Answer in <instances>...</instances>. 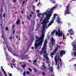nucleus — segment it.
<instances>
[{
	"instance_id": "22",
	"label": "nucleus",
	"mask_w": 76,
	"mask_h": 76,
	"mask_svg": "<svg viewBox=\"0 0 76 76\" xmlns=\"http://www.w3.org/2000/svg\"><path fill=\"white\" fill-rule=\"evenodd\" d=\"M44 65H45V63H43L42 66L43 67L44 69H46V67H45V66Z\"/></svg>"
},
{
	"instance_id": "6",
	"label": "nucleus",
	"mask_w": 76,
	"mask_h": 76,
	"mask_svg": "<svg viewBox=\"0 0 76 76\" xmlns=\"http://www.w3.org/2000/svg\"><path fill=\"white\" fill-rule=\"evenodd\" d=\"M47 49H42V51L44 52L45 54L43 55V56L44 58H47V56H48V54H47V53H46V50Z\"/></svg>"
},
{
	"instance_id": "48",
	"label": "nucleus",
	"mask_w": 76,
	"mask_h": 76,
	"mask_svg": "<svg viewBox=\"0 0 76 76\" xmlns=\"http://www.w3.org/2000/svg\"><path fill=\"white\" fill-rule=\"evenodd\" d=\"M76 0H72L70 1V3H72V1H75Z\"/></svg>"
},
{
	"instance_id": "36",
	"label": "nucleus",
	"mask_w": 76,
	"mask_h": 76,
	"mask_svg": "<svg viewBox=\"0 0 76 76\" xmlns=\"http://www.w3.org/2000/svg\"><path fill=\"white\" fill-rule=\"evenodd\" d=\"M15 25H13L12 26V29H14V28H15Z\"/></svg>"
},
{
	"instance_id": "43",
	"label": "nucleus",
	"mask_w": 76,
	"mask_h": 76,
	"mask_svg": "<svg viewBox=\"0 0 76 76\" xmlns=\"http://www.w3.org/2000/svg\"><path fill=\"white\" fill-rule=\"evenodd\" d=\"M34 71L35 72H37V70H36V69H34Z\"/></svg>"
},
{
	"instance_id": "3",
	"label": "nucleus",
	"mask_w": 76,
	"mask_h": 76,
	"mask_svg": "<svg viewBox=\"0 0 76 76\" xmlns=\"http://www.w3.org/2000/svg\"><path fill=\"white\" fill-rule=\"evenodd\" d=\"M56 63V65L57 66V65L58 64V69H60V67H59V66L60 65V64L61 63L62 64V62H61V59L60 58V56L59 55H56L55 59H54ZM60 61V62H59V61Z\"/></svg>"
},
{
	"instance_id": "46",
	"label": "nucleus",
	"mask_w": 76,
	"mask_h": 76,
	"mask_svg": "<svg viewBox=\"0 0 76 76\" xmlns=\"http://www.w3.org/2000/svg\"><path fill=\"white\" fill-rule=\"evenodd\" d=\"M12 39V36H10V39Z\"/></svg>"
},
{
	"instance_id": "64",
	"label": "nucleus",
	"mask_w": 76,
	"mask_h": 76,
	"mask_svg": "<svg viewBox=\"0 0 76 76\" xmlns=\"http://www.w3.org/2000/svg\"><path fill=\"white\" fill-rule=\"evenodd\" d=\"M5 76H7V75H6V74H5Z\"/></svg>"
},
{
	"instance_id": "44",
	"label": "nucleus",
	"mask_w": 76,
	"mask_h": 76,
	"mask_svg": "<svg viewBox=\"0 0 76 76\" xmlns=\"http://www.w3.org/2000/svg\"><path fill=\"white\" fill-rule=\"evenodd\" d=\"M5 30H6V31H7V30H8V27H6L5 28Z\"/></svg>"
},
{
	"instance_id": "42",
	"label": "nucleus",
	"mask_w": 76,
	"mask_h": 76,
	"mask_svg": "<svg viewBox=\"0 0 76 76\" xmlns=\"http://www.w3.org/2000/svg\"><path fill=\"white\" fill-rule=\"evenodd\" d=\"M12 64L11 63V67H12V68H13V66H12Z\"/></svg>"
},
{
	"instance_id": "21",
	"label": "nucleus",
	"mask_w": 76,
	"mask_h": 76,
	"mask_svg": "<svg viewBox=\"0 0 76 76\" xmlns=\"http://www.w3.org/2000/svg\"><path fill=\"white\" fill-rule=\"evenodd\" d=\"M58 34V37H61L62 35H63V33L62 32H60Z\"/></svg>"
},
{
	"instance_id": "5",
	"label": "nucleus",
	"mask_w": 76,
	"mask_h": 76,
	"mask_svg": "<svg viewBox=\"0 0 76 76\" xmlns=\"http://www.w3.org/2000/svg\"><path fill=\"white\" fill-rule=\"evenodd\" d=\"M1 38H3L4 39V40L5 43H6V41H7V38H5V37L4 36H5V34H4V31L2 30L1 32Z\"/></svg>"
},
{
	"instance_id": "34",
	"label": "nucleus",
	"mask_w": 76,
	"mask_h": 76,
	"mask_svg": "<svg viewBox=\"0 0 76 76\" xmlns=\"http://www.w3.org/2000/svg\"><path fill=\"white\" fill-rule=\"evenodd\" d=\"M36 13H39V10H37V11H36Z\"/></svg>"
},
{
	"instance_id": "11",
	"label": "nucleus",
	"mask_w": 76,
	"mask_h": 76,
	"mask_svg": "<svg viewBox=\"0 0 76 76\" xmlns=\"http://www.w3.org/2000/svg\"><path fill=\"white\" fill-rule=\"evenodd\" d=\"M68 31L69 33V35H74V32H73V31L72 29H71L68 30Z\"/></svg>"
},
{
	"instance_id": "50",
	"label": "nucleus",
	"mask_w": 76,
	"mask_h": 76,
	"mask_svg": "<svg viewBox=\"0 0 76 76\" xmlns=\"http://www.w3.org/2000/svg\"><path fill=\"white\" fill-rule=\"evenodd\" d=\"M7 48H8V51H9L10 52V49H9V48L7 47Z\"/></svg>"
},
{
	"instance_id": "20",
	"label": "nucleus",
	"mask_w": 76,
	"mask_h": 76,
	"mask_svg": "<svg viewBox=\"0 0 76 76\" xmlns=\"http://www.w3.org/2000/svg\"><path fill=\"white\" fill-rule=\"evenodd\" d=\"M21 66L23 69H25V67H26V64H24V65L22 64Z\"/></svg>"
},
{
	"instance_id": "37",
	"label": "nucleus",
	"mask_w": 76,
	"mask_h": 76,
	"mask_svg": "<svg viewBox=\"0 0 76 76\" xmlns=\"http://www.w3.org/2000/svg\"><path fill=\"white\" fill-rule=\"evenodd\" d=\"M17 1V0H14L13 1V3H15V2H16Z\"/></svg>"
},
{
	"instance_id": "60",
	"label": "nucleus",
	"mask_w": 76,
	"mask_h": 76,
	"mask_svg": "<svg viewBox=\"0 0 76 76\" xmlns=\"http://www.w3.org/2000/svg\"><path fill=\"white\" fill-rule=\"evenodd\" d=\"M40 22H42V20L40 19Z\"/></svg>"
},
{
	"instance_id": "23",
	"label": "nucleus",
	"mask_w": 76,
	"mask_h": 76,
	"mask_svg": "<svg viewBox=\"0 0 76 76\" xmlns=\"http://www.w3.org/2000/svg\"><path fill=\"white\" fill-rule=\"evenodd\" d=\"M56 31H57V29H56L55 30L53 31L52 32L51 34L54 35V33H56Z\"/></svg>"
},
{
	"instance_id": "4",
	"label": "nucleus",
	"mask_w": 76,
	"mask_h": 76,
	"mask_svg": "<svg viewBox=\"0 0 76 76\" xmlns=\"http://www.w3.org/2000/svg\"><path fill=\"white\" fill-rule=\"evenodd\" d=\"M64 15L66 16V15L67 14H70V12H69V4H68L67 6L66 7V9L65 11Z\"/></svg>"
},
{
	"instance_id": "28",
	"label": "nucleus",
	"mask_w": 76,
	"mask_h": 76,
	"mask_svg": "<svg viewBox=\"0 0 76 76\" xmlns=\"http://www.w3.org/2000/svg\"><path fill=\"white\" fill-rule=\"evenodd\" d=\"M42 51H40L39 52V53L40 54H42Z\"/></svg>"
},
{
	"instance_id": "38",
	"label": "nucleus",
	"mask_w": 76,
	"mask_h": 76,
	"mask_svg": "<svg viewBox=\"0 0 76 76\" xmlns=\"http://www.w3.org/2000/svg\"><path fill=\"white\" fill-rule=\"evenodd\" d=\"M26 72V73L28 74V75H29V73H30V72H29V71H27V72Z\"/></svg>"
},
{
	"instance_id": "13",
	"label": "nucleus",
	"mask_w": 76,
	"mask_h": 76,
	"mask_svg": "<svg viewBox=\"0 0 76 76\" xmlns=\"http://www.w3.org/2000/svg\"><path fill=\"white\" fill-rule=\"evenodd\" d=\"M28 56V54H26L25 56V57L24 58H21V60H23L24 59H25V58H26V59H27V58H29V57Z\"/></svg>"
},
{
	"instance_id": "24",
	"label": "nucleus",
	"mask_w": 76,
	"mask_h": 76,
	"mask_svg": "<svg viewBox=\"0 0 76 76\" xmlns=\"http://www.w3.org/2000/svg\"><path fill=\"white\" fill-rule=\"evenodd\" d=\"M37 59H35L34 60V62L33 63L34 64V65H35V63H37Z\"/></svg>"
},
{
	"instance_id": "16",
	"label": "nucleus",
	"mask_w": 76,
	"mask_h": 76,
	"mask_svg": "<svg viewBox=\"0 0 76 76\" xmlns=\"http://www.w3.org/2000/svg\"><path fill=\"white\" fill-rule=\"evenodd\" d=\"M54 23V22H53L52 21H51V22H50L48 25V28L49 27H50V25H52V23Z\"/></svg>"
},
{
	"instance_id": "41",
	"label": "nucleus",
	"mask_w": 76,
	"mask_h": 76,
	"mask_svg": "<svg viewBox=\"0 0 76 76\" xmlns=\"http://www.w3.org/2000/svg\"><path fill=\"white\" fill-rule=\"evenodd\" d=\"M15 30H13V34L14 35L15 34Z\"/></svg>"
},
{
	"instance_id": "51",
	"label": "nucleus",
	"mask_w": 76,
	"mask_h": 76,
	"mask_svg": "<svg viewBox=\"0 0 76 76\" xmlns=\"http://www.w3.org/2000/svg\"><path fill=\"white\" fill-rule=\"evenodd\" d=\"M3 72L4 73V74H6V72L5 71H3Z\"/></svg>"
},
{
	"instance_id": "29",
	"label": "nucleus",
	"mask_w": 76,
	"mask_h": 76,
	"mask_svg": "<svg viewBox=\"0 0 76 76\" xmlns=\"http://www.w3.org/2000/svg\"><path fill=\"white\" fill-rule=\"evenodd\" d=\"M45 58L46 59L47 61H49V60H50V59H49V58H48V57H47L46 58Z\"/></svg>"
},
{
	"instance_id": "32",
	"label": "nucleus",
	"mask_w": 76,
	"mask_h": 76,
	"mask_svg": "<svg viewBox=\"0 0 76 76\" xmlns=\"http://www.w3.org/2000/svg\"><path fill=\"white\" fill-rule=\"evenodd\" d=\"M28 70H29V71H30V72H32V69H31L30 68H28Z\"/></svg>"
},
{
	"instance_id": "61",
	"label": "nucleus",
	"mask_w": 76,
	"mask_h": 76,
	"mask_svg": "<svg viewBox=\"0 0 76 76\" xmlns=\"http://www.w3.org/2000/svg\"><path fill=\"white\" fill-rule=\"evenodd\" d=\"M30 16L31 17H32V15L31 14H30Z\"/></svg>"
},
{
	"instance_id": "35",
	"label": "nucleus",
	"mask_w": 76,
	"mask_h": 76,
	"mask_svg": "<svg viewBox=\"0 0 76 76\" xmlns=\"http://www.w3.org/2000/svg\"><path fill=\"white\" fill-rule=\"evenodd\" d=\"M43 75L44 76H45V72H42Z\"/></svg>"
},
{
	"instance_id": "56",
	"label": "nucleus",
	"mask_w": 76,
	"mask_h": 76,
	"mask_svg": "<svg viewBox=\"0 0 76 76\" xmlns=\"http://www.w3.org/2000/svg\"><path fill=\"white\" fill-rule=\"evenodd\" d=\"M3 69V67L2 66H1V70H2Z\"/></svg>"
},
{
	"instance_id": "40",
	"label": "nucleus",
	"mask_w": 76,
	"mask_h": 76,
	"mask_svg": "<svg viewBox=\"0 0 76 76\" xmlns=\"http://www.w3.org/2000/svg\"><path fill=\"white\" fill-rule=\"evenodd\" d=\"M8 76H12V74L9 73V75H8Z\"/></svg>"
},
{
	"instance_id": "58",
	"label": "nucleus",
	"mask_w": 76,
	"mask_h": 76,
	"mask_svg": "<svg viewBox=\"0 0 76 76\" xmlns=\"http://www.w3.org/2000/svg\"><path fill=\"white\" fill-rule=\"evenodd\" d=\"M31 49H32V50H34V47H31Z\"/></svg>"
},
{
	"instance_id": "2",
	"label": "nucleus",
	"mask_w": 76,
	"mask_h": 76,
	"mask_svg": "<svg viewBox=\"0 0 76 76\" xmlns=\"http://www.w3.org/2000/svg\"><path fill=\"white\" fill-rule=\"evenodd\" d=\"M44 34H42V37H37V40L35 41V43L34 45L35 49H37V48L39 46L42 45V42H43V40H44Z\"/></svg>"
},
{
	"instance_id": "10",
	"label": "nucleus",
	"mask_w": 76,
	"mask_h": 76,
	"mask_svg": "<svg viewBox=\"0 0 76 76\" xmlns=\"http://www.w3.org/2000/svg\"><path fill=\"white\" fill-rule=\"evenodd\" d=\"M47 42H48L47 40L45 39L44 44L43 45V48H42V49H44V50H45V49H47V48L46 47H47Z\"/></svg>"
},
{
	"instance_id": "1",
	"label": "nucleus",
	"mask_w": 76,
	"mask_h": 76,
	"mask_svg": "<svg viewBox=\"0 0 76 76\" xmlns=\"http://www.w3.org/2000/svg\"><path fill=\"white\" fill-rule=\"evenodd\" d=\"M56 8V7H53L49 11H47V12H45V13L43 14H38V16H39V18L40 16H44V15H46V17L45 18L44 20H43L41 24L42 25V30L43 32H44V30L45 28V26L47 25V23H48L49 22V19L50 18V17L51 16L52 14H53V9Z\"/></svg>"
},
{
	"instance_id": "7",
	"label": "nucleus",
	"mask_w": 76,
	"mask_h": 76,
	"mask_svg": "<svg viewBox=\"0 0 76 76\" xmlns=\"http://www.w3.org/2000/svg\"><path fill=\"white\" fill-rule=\"evenodd\" d=\"M72 50L74 52V55L76 57V45L73 44L72 45Z\"/></svg>"
},
{
	"instance_id": "9",
	"label": "nucleus",
	"mask_w": 76,
	"mask_h": 76,
	"mask_svg": "<svg viewBox=\"0 0 76 76\" xmlns=\"http://www.w3.org/2000/svg\"><path fill=\"white\" fill-rule=\"evenodd\" d=\"M50 41L51 42V45L52 47H53L54 44H56V40L54 39L53 37H52L50 40Z\"/></svg>"
},
{
	"instance_id": "55",
	"label": "nucleus",
	"mask_w": 76,
	"mask_h": 76,
	"mask_svg": "<svg viewBox=\"0 0 76 76\" xmlns=\"http://www.w3.org/2000/svg\"><path fill=\"white\" fill-rule=\"evenodd\" d=\"M52 3H56V1H54V2L52 1Z\"/></svg>"
},
{
	"instance_id": "33",
	"label": "nucleus",
	"mask_w": 76,
	"mask_h": 76,
	"mask_svg": "<svg viewBox=\"0 0 76 76\" xmlns=\"http://www.w3.org/2000/svg\"><path fill=\"white\" fill-rule=\"evenodd\" d=\"M63 39H66V38H65L64 37V34H63Z\"/></svg>"
},
{
	"instance_id": "62",
	"label": "nucleus",
	"mask_w": 76,
	"mask_h": 76,
	"mask_svg": "<svg viewBox=\"0 0 76 76\" xmlns=\"http://www.w3.org/2000/svg\"><path fill=\"white\" fill-rule=\"evenodd\" d=\"M31 14H33V12L31 11Z\"/></svg>"
},
{
	"instance_id": "26",
	"label": "nucleus",
	"mask_w": 76,
	"mask_h": 76,
	"mask_svg": "<svg viewBox=\"0 0 76 76\" xmlns=\"http://www.w3.org/2000/svg\"><path fill=\"white\" fill-rule=\"evenodd\" d=\"M56 35H58V34H59V32H58V31H57V30H56Z\"/></svg>"
},
{
	"instance_id": "53",
	"label": "nucleus",
	"mask_w": 76,
	"mask_h": 76,
	"mask_svg": "<svg viewBox=\"0 0 76 76\" xmlns=\"http://www.w3.org/2000/svg\"><path fill=\"white\" fill-rule=\"evenodd\" d=\"M23 13V11H22L21 12V14H22Z\"/></svg>"
},
{
	"instance_id": "39",
	"label": "nucleus",
	"mask_w": 76,
	"mask_h": 76,
	"mask_svg": "<svg viewBox=\"0 0 76 76\" xmlns=\"http://www.w3.org/2000/svg\"><path fill=\"white\" fill-rule=\"evenodd\" d=\"M25 1H23L22 2V5L24 4H25Z\"/></svg>"
},
{
	"instance_id": "30",
	"label": "nucleus",
	"mask_w": 76,
	"mask_h": 76,
	"mask_svg": "<svg viewBox=\"0 0 76 76\" xmlns=\"http://www.w3.org/2000/svg\"><path fill=\"white\" fill-rule=\"evenodd\" d=\"M30 19H31V18H30V17H29V16H28V15L27 19H28V20H30Z\"/></svg>"
},
{
	"instance_id": "59",
	"label": "nucleus",
	"mask_w": 76,
	"mask_h": 76,
	"mask_svg": "<svg viewBox=\"0 0 76 76\" xmlns=\"http://www.w3.org/2000/svg\"><path fill=\"white\" fill-rule=\"evenodd\" d=\"M0 76H3V75H2V74H0Z\"/></svg>"
},
{
	"instance_id": "57",
	"label": "nucleus",
	"mask_w": 76,
	"mask_h": 76,
	"mask_svg": "<svg viewBox=\"0 0 76 76\" xmlns=\"http://www.w3.org/2000/svg\"><path fill=\"white\" fill-rule=\"evenodd\" d=\"M28 61H29V62H31V61L30 60H28Z\"/></svg>"
},
{
	"instance_id": "18",
	"label": "nucleus",
	"mask_w": 76,
	"mask_h": 76,
	"mask_svg": "<svg viewBox=\"0 0 76 76\" xmlns=\"http://www.w3.org/2000/svg\"><path fill=\"white\" fill-rule=\"evenodd\" d=\"M58 51V48H55V49L54 50H53V52L55 53H56V52Z\"/></svg>"
},
{
	"instance_id": "52",
	"label": "nucleus",
	"mask_w": 76,
	"mask_h": 76,
	"mask_svg": "<svg viewBox=\"0 0 76 76\" xmlns=\"http://www.w3.org/2000/svg\"><path fill=\"white\" fill-rule=\"evenodd\" d=\"M57 45V48H58V47H60V46H58L57 45Z\"/></svg>"
},
{
	"instance_id": "19",
	"label": "nucleus",
	"mask_w": 76,
	"mask_h": 76,
	"mask_svg": "<svg viewBox=\"0 0 76 76\" xmlns=\"http://www.w3.org/2000/svg\"><path fill=\"white\" fill-rule=\"evenodd\" d=\"M57 22L58 23H60V18L59 17L58 18V19L57 20Z\"/></svg>"
},
{
	"instance_id": "31",
	"label": "nucleus",
	"mask_w": 76,
	"mask_h": 76,
	"mask_svg": "<svg viewBox=\"0 0 76 76\" xmlns=\"http://www.w3.org/2000/svg\"><path fill=\"white\" fill-rule=\"evenodd\" d=\"M25 74H26V72H24L23 74V76H25Z\"/></svg>"
},
{
	"instance_id": "54",
	"label": "nucleus",
	"mask_w": 76,
	"mask_h": 76,
	"mask_svg": "<svg viewBox=\"0 0 76 76\" xmlns=\"http://www.w3.org/2000/svg\"><path fill=\"white\" fill-rule=\"evenodd\" d=\"M3 17H5V13H4L3 15Z\"/></svg>"
},
{
	"instance_id": "47",
	"label": "nucleus",
	"mask_w": 76,
	"mask_h": 76,
	"mask_svg": "<svg viewBox=\"0 0 76 76\" xmlns=\"http://www.w3.org/2000/svg\"><path fill=\"white\" fill-rule=\"evenodd\" d=\"M69 37L70 38H71V39H72L73 40V38H72V36H70Z\"/></svg>"
},
{
	"instance_id": "25",
	"label": "nucleus",
	"mask_w": 76,
	"mask_h": 76,
	"mask_svg": "<svg viewBox=\"0 0 76 76\" xmlns=\"http://www.w3.org/2000/svg\"><path fill=\"white\" fill-rule=\"evenodd\" d=\"M49 70L51 72H53V68L52 67L50 68Z\"/></svg>"
},
{
	"instance_id": "27",
	"label": "nucleus",
	"mask_w": 76,
	"mask_h": 76,
	"mask_svg": "<svg viewBox=\"0 0 76 76\" xmlns=\"http://www.w3.org/2000/svg\"><path fill=\"white\" fill-rule=\"evenodd\" d=\"M3 8L2 7H1L0 8V10L1 12H2L3 11Z\"/></svg>"
},
{
	"instance_id": "49",
	"label": "nucleus",
	"mask_w": 76,
	"mask_h": 76,
	"mask_svg": "<svg viewBox=\"0 0 76 76\" xmlns=\"http://www.w3.org/2000/svg\"><path fill=\"white\" fill-rule=\"evenodd\" d=\"M40 4V3H38L37 4V6H39Z\"/></svg>"
},
{
	"instance_id": "14",
	"label": "nucleus",
	"mask_w": 76,
	"mask_h": 76,
	"mask_svg": "<svg viewBox=\"0 0 76 76\" xmlns=\"http://www.w3.org/2000/svg\"><path fill=\"white\" fill-rule=\"evenodd\" d=\"M55 55V53L53 52V53L51 52L50 53V56L52 58H53V56H54V55Z\"/></svg>"
},
{
	"instance_id": "17",
	"label": "nucleus",
	"mask_w": 76,
	"mask_h": 76,
	"mask_svg": "<svg viewBox=\"0 0 76 76\" xmlns=\"http://www.w3.org/2000/svg\"><path fill=\"white\" fill-rule=\"evenodd\" d=\"M15 23H16L17 25H19V23H20V20L18 19Z\"/></svg>"
},
{
	"instance_id": "45",
	"label": "nucleus",
	"mask_w": 76,
	"mask_h": 76,
	"mask_svg": "<svg viewBox=\"0 0 76 76\" xmlns=\"http://www.w3.org/2000/svg\"><path fill=\"white\" fill-rule=\"evenodd\" d=\"M58 32L59 33H60V29H59V28H58Z\"/></svg>"
},
{
	"instance_id": "15",
	"label": "nucleus",
	"mask_w": 76,
	"mask_h": 76,
	"mask_svg": "<svg viewBox=\"0 0 76 76\" xmlns=\"http://www.w3.org/2000/svg\"><path fill=\"white\" fill-rule=\"evenodd\" d=\"M56 15H55V14H53V16L52 18V22H54V20H55V19H56Z\"/></svg>"
},
{
	"instance_id": "8",
	"label": "nucleus",
	"mask_w": 76,
	"mask_h": 76,
	"mask_svg": "<svg viewBox=\"0 0 76 76\" xmlns=\"http://www.w3.org/2000/svg\"><path fill=\"white\" fill-rule=\"evenodd\" d=\"M2 14V12L0 13V26H1V29H3V20H2V17L1 16V14Z\"/></svg>"
},
{
	"instance_id": "12",
	"label": "nucleus",
	"mask_w": 76,
	"mask_h": 76,
	"mask_svg": "<svg viewBox=\"0 0 76 76\" xmlns=\"http://www.w3.org/2000/svg\"><path fill=\"white\" fill-rule=\"evenodd\" d=\"M65 53H66L65 51L63 50H61L60 53V57H62L64 54H65Z\"/></svg>"
},
{
	"instance_id": "63",
	"label": "nucleus",
	"mask_w": 76,
	"mask_h": 76,
	"mask_svg": "<svg viewBox=\"0 0 76 76\" xmlns=\"http://www.w3.org/2000/svg\"><path fill=\"white\" fill-rule=\"evenodd\" d=\"M23 23H24V22H23V21H22V24H23Z\"/></svg>"
}]
</instances>
